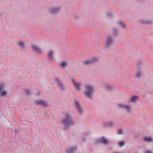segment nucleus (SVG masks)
<instances>
[{"mask_svg": "<svg viewBox=\"0 0 153 153\" xmlns=\"http://www.w3.org/2000/svg\"><path fill=\"white\" fill-rule=\"evenodd\" d=\"M107 140H106L104 137H102L101 138L100 142L104 144H106L107 143Z\"/></svg>", "mask_w": 153, "mask_h": 153, "instance_id": "obj_15", "label": "nucleus"}, {"mask_svg": "<svg viewBox=\"0 0 153 153\" xmlns=\"http://www.w3.org/2000/svg\"><path fill=\"white\" fill-rule=\"evenodd\" d=\"M117 134H123L122 130L121 129H120V130H118V132H117Z\"/></svg>", "mask_w": 153, "mask_h": 153, "instance_id": "obj_24", "label": "nucleus"}, {"mask_svg": "<svg viewBox=\"0 0 153 153\" xmlns=\"http://www.w3.org/2000/svg\"><path fill=\"white\" fill-rule=\"evenodd\" d=\"M56 82L57 84L59 86V88L62 90H64V88L61 83L60 82L59 79L57 78L55 79Z\"/></svg>", "mask_w": 153, "mask_h": 153, "instance_id": "obj_8", "label": "nucleus"}, {"mask_svg": "<svg viewBox=\"0 0 153 153\" xmlns=\"http://www.w3.org/2000/svg\"><path fill=\"white\" fill-rule=\"evenodd\" d=\"M145 153H152V152L150 151H146Z\"/></svg>", "mask_w": 153, "mask_h": 153, "instance_id": "obj_26", "label": "nucleus"}, {"mask_svg": "<svg viewBox=\"0 0 153 153\" xmlns=\"http://www.w3.org/2000/svg\"><path fill=\"white\" fill-rule=\"evenodd\" d=\"M118 24L120 25L121 26L123 27L124 28L125 27V25L123 24V22L122 21H120L118 22Z\"/></svg>", "mask_w": 153, "mask_h": 153, "instance_id": "obj_18", "label": "nucleus"}, {"mask_svg": "<svg viewBox=\"0 0 153 153\" xmlns=\"http://www.w3.org/2000/svg\"><path fill=\"white\" fill-rule=\"evenodd\" d=\"M141 75V74L140 72H137L135 75V76L136 77H139Z\"/></svg>", "mask_w": 153, "mask_h": 153, "instance_id": "obj_19", "label": "nucleus"}, {"mask_svg": "<svg viewBox=\"0 0 153 153\" xmlns=\"http://www.w3.org/2000/svg\"><path fill=\"white\" fill-rule=\"evenodd\" d=\"M118 145L119 146H121L124 144V143L123 141H120L118 143Z\"/></svg>", "mask_w": 153, "mask_h": 153, "instance_id": "obj_21", "label": "nucleus"}, {"mask_svg": "<svg viewBox=\"0 0 153 153\" xmlns=\"http://www.w3.org/2000/svg\"><path fill=\"white\" fill-rule=\"evenodd\" d=\"M76 148H74L73 147L71 148L70 149H68V153H72L75 149Z\"/></svg>", "mask_w": 153, "mask_h": 153, "instance_id": "obj_17", "label": "nucleus"}, {"mask_svg": "<svg viewBox=\"0 0 153 153\" xmlns=\"http://www.w3.org/2000/svg\"><path fill=\"white\" fill-rule=\"evenodd\" d=\"M25 93L26 94H28L30 93V92L29 90H26L25 91Z\"/></svg>", "mask_w": 153, "mask_h": 153, "instance_id": "obj_25", "label": "nucleus"}, {"mask_svg": "<svg viewBox=\"0 0 153 153\" xmlns=\"http://www.w3.org/2000/svg\"><path fill=\"white\" fill-rule=\"evenodd\" d=\"M74 103L75 105L77 107L79 112L81 113L82 111V110L79 106L78 102L77 101H75Z\"/></svg>", "mask_w": 153, "mask_h": 153, "instance_id": "obj_7", "label": "nucleus"}, {"mask_svg": "<svg viewBox=\"0 0 153 153\" xmlns=\"http://www.w3.org/2000/svg\"><path fill=\"white\" fill-rule=\"evenodd\" d=\"M138 99V97L136 96L132 97L131 99V101L132 102H134Z\"/></svg>", "mask_w": 153, "mask_h": 153, "instance_id": "obj_14", "label": "nucleus"}, {"mask_svg": "<svg viewBox=\"0 0 153 153\" xmlns=\"http://www.w3.org/2000/svg\"><path fill=\"white\" fill-rule=\"evenodd\" d=\"M32 49L34 51L40 52V49L37 47L35 45H33L32 46Z\"/></svg>", "mask_w": 153, "mask_h": 153, "instance_id": "obj_11", "label": "nucleus"}, {"mask_svg": "<svg viewBox=\"0 0 153 153\" xmlns=\"http://www.w3.org/2000/svg\"><path fill=\"white\" fill-rule=\"evenodd\" d=\"M62 123L64 125V128H65L69 126L73 123L68 113L66 114L65 118L63 120Z\"/></svg>", "mask_w": 153, "mask_h": 153, "instance_id": "obj_1", "label": "nucleus"}, {"mask_svg": "<svg viewBox=\"0 0 153 153\" xmlns=\"http://www.w3.org/2000/svg\"><path fill=\"white\" fill-rule=\"evenodd\" d=\"M48 56L51 59H53V52L51 51H49L47 53Z\"/></svg>", "mask_w": 153, "mask_h": 153, "instance_id": "obj_13", "label": "nucleus"}, {"mask_svg": "<svg viewBox=\"0 0 153 153\" xmlns=\"http://www.w3.org/2000/svg\"><path fill=\"white\" fill-rule=\"evenodd\" d=\"M36 103L37 104L46 106L47 105V104L45 102L42 100L37 101L36 102Z\"/></svg>", "mask_w": 153, "mask_h": 153, "instance_id": "obj_10", "label": "nucleus"}, {"mask_svg": "<svg viewBox=\"0 0 153 153\" xmlns=\"http://www.w3.org/2000/svg\"><path fill=\"white\" fill-rule=\"evenodd\" d=\"M72 80L75 88L76 89L79 90L80 89V84L79 83H76L75 82V81L74 79H72Z\"/></svg>", "mask_w": 153, "mask_h": 153, "instance_id": "obj_9", "label": "nucleus"}, {"mask_svg": "<svg viewBox=\"0 0 153 153\" xmlns=\"http://www.w3.org/2000/svg\"><path fill=\"white\" fill-rule=\"evenodd\" d=\"M97 60V59L96 58H93L90 60H87L84 61L83 64L84 65L89 64L95 62Z\"/></svg>", "mask_w": 153, "mask_h": 153, "instance_id": "obj_6", "label": "nucleus"}, {"mask_svg": "<svg viewBox=\"0 0 153 153\" xmlns=\"http://www.w3.org/2000/svg\"><path fill=\"white\" fill-rule=\"evenodd\" d=\"M144 140L146 142H152L153 140V139L151 137H146L144 138Z\"/></svg>", "mask_w": 153, "mask_h": 153, "instance_id": "obj_12", "label": "nucleus"}, {"mask_svg": "<svg viewBox=\"0 0 153 153\" xmlns=\"http://www.w3.org/2000/svg\"><path fill=\"white\" fill-rule=\"evenodd\" d=\"M59 10V9L57 8H55L54 9H53V10H52L51 12L52 13H55L56 12H57Z\"/></svg>", "mask_w": 153, "mask_h": 153, "instance_id": "obj_20", "label": "nucleus"}, {"mask_svg": "<svg viewBox=\"0 0 153 153\" xmlns=\"http://www.w3.org/2000/svg\"><path fill=\"white\" fill-rule=\"evenodd\" d=\"M152 22H153V21H146V22H144V23H146L147 24H151L152 23Z\"/></svg>", "mask_w": 153, "mask_h": 153, "instance_id": "obj_23", "label": "nucleus"}, {"mask_svg": "<svg viewBox=\"0 0 153 153\" xmlns=\"http://www.w3.org/2000/svg\"><path fill=\"white\" fill-rule=\"evenodd\" d=\"M113 41L111 39L110 37H108L107 38L106 43L105 44V46L106 47H108L110 46L112 43Z\"/></svg>", "mask_w": 153, "mask_h": 153, "instance_id": "obj_5", "label": "nucleus"}, {"mask_svg": "<svg viewBox=\"0 0 153 153\" xmlns=\"http://www.w3.org/2000/svg\"><path fill=\"white\" fill-rule=\"evenodd\" d=\"M118 107L120 108H125L128 112L130 111V107L128 106H125L123 104H120L118 105Z\"/></svg>", "mask_w": 153, "mask_h": 153, "instance_id": "obj_4", "label": "nucleus"}, {"mask_svg": "<svg viewBox=\"0 0 153 153\" xmlns=\"http://www.w3.org/2000/svg\"><path fill=\"white\" fill-rule=\"evenodd\" d=\"M61 66L62 67H64L67 65V63L65 62H61Z\"/></svg>", "mask_w": 153, "mask_h": 153, "instance_id": "obj_16", "label": "nucleus"}, {"mask_svg": "<svg viewBox=\"0 0 153 153\" xmlns=\"http://www.w3.org/2000/svg\"><path fill=\"white\" fill-rule=\"evenodd\" d=\"M18 45L21 47H22L24 45V44L22 42H20L18 43Z\"/></svg>", "mask_w": 153, "mask_h": 153, "instance_id": "obj_22", "label": "nucleus"}, {"mask_svg": "<svg viewBox=\"0 0 153 153\" xmlns=\"http://www.w3.org/2000/svg\"><path fill=\"white\" fill-rule=\"evenodd\" d=\"M4 88V85L1 84H0V96L2 97L7 94V92L4 90H2Z\"/></svg>", "mask_w": 153, "mask_h": 153, "instance_id": "obj_3", "label": "nucleus"}, {"mask_svg": "<svg viewBox=\"0 0 153 153\" xmlns=\"http://www.w3.org/2000/svg\"><path fill=\"white\" fill-rule=\"evenodd\" d=\"M86 91L85 92V94L88 97H90L93 92V88L90 85H87L86 86Z\"/></svg>", "mask_w": 153, "mask_h": 153, "instance_id": "obj_2", "label": "nucleus"}]
</instances>
